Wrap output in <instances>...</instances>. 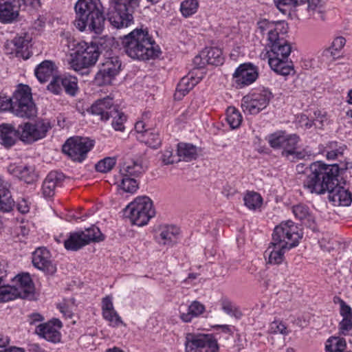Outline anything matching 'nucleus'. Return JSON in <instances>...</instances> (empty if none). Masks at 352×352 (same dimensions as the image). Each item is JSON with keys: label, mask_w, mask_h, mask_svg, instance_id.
I'll use <instances>...</instances> for the list:
<instances>
[{"label": "nucleus", "mask_w": 352, "mask_h": 352, "mask_svg": "<svg viewBox=\"0 0 352 352\" xmlns=\"http://www.w3.org/2000/svg\"><path fill=\"white\" fill-rule=\"evenodd\" d=\"M32 262L38 270L49 274L56 271V266L52 259L50 251L45 248H38L32 253Z\"/></svg>", "instance_id": "16"}, {"label": "nucleus", "mask_w": 352, "mask_h": 352, "mask_svg": "<svg viewBox=\"0 0 352 352\" xmlns=\"http://www.w3.org/2000/svg\"><path fill=\"white\" fill-rule=\"evenodd\" d=\"M63 179L64 175L63 173L56 171L50 172L43 183V195L45 197H52L55 193L56 188L61 186Z\"/></svg>", "instance_id": "25"}, {"label": "nucleus", "mask_w": 352, "mask_h": 352, "mask_svg": "<svg viewBox=\"0 0 352 352\" xmlns=\"http://www.w3.org/2000/svg\"><path fill=\"white\" fill-rule=\"evenodd\" d=\"M125 212L131 223L138 226L147 225L156 214L153 202L147 196L137 197L126 207Z\"/></svg>", "instance_id": "6"}, {"label": "nucleus", "mask_w": 352, "mask_h": 352, "mask_svg": "<svg viewBox=\"0 0 352 352\" xmlns=\"http://www.w3.org/2000/svg\"><path fill=\"white\" fill-rule=\"evenodd\" d=\"M179 235V230L174 226H165L162 227L158 237L160 244L173 245L176 243Z\"/></svg>", "instance_id": "32"}, {"label": "nucleus", "mask_w": 352, "mask_h": 352, "mask_svg": "<svg viewBox=\"0 0 352 352\" xmlns=\"http://www.w3.org/2000/svg\"><path fill=\"white\" fill-rule=\"evenodd\" d=\"M258 31L262 35H266L267 41L270 43L278 38V36L287 32V24L283 21L273 22L263 19L257 23Z\"/></svg>", "instance_id": "15"}, {"label": "nucleus", "mask_w": 352, "mask_h": 352, "mask_svg": "<svg viewBox=\"0 0 352 352\" xmlns=\"http://www.w3.org/2000/svg\"><path fill=\"white\" fill-rule=\"evenodd\" d=\"M18 16V8L14 0H0V21L1 23H12Z\"/></svg>", "instance_id": "27"}, {"label": "nucleus", "mask_w": 352, "mask_h": 352, "mask_svg": "<svg viewBox=\"0 0 352 352\" xmlns=\"http://www.w3.org/2000/svg\"><path fill=\"white\" fill-rule=\"evenodd\" d=\"M270 44L271 50L267 54L271 69L282 76L290 74L293 70L292 67L287 63V58L291 53L290 45L280 36Z\"/></svg>", "instance_id": "5"}, {"label": "nucleus", "mask_w": 352, "mask_h": 352, "mask_svg": "<svg viewBox=\"0 0 352 352\" xmlns=\"http://www.w3.org/2000/svg\"><path fill=\"white\" fill-rule=\"evenodd\" d=\"M63 76H54L50 81L47 88L51 93L58 95L63 90Z\"/></svg>", "instance_id": "56"}, {"label": "nucleus", "mask_w": 352, "mask_h": 352, "mask_svg": "<svg viewBox=\"0 0 352 352\" xmlns=\"http://www.w3.org/2000/svg\"><path fill=\"white\" fill-rule=\"evenodd\" d=\"M352 328V317L342 318L339 324V333L346 336Z\"/></svg>", "instance_id": "58"}, {"label": "nucleus", "mask_w": 352, "mask_h": 352, "mask_svg": "<svg viewBox=\"0 0 352 352\" xmlns=\"http://www.w3.org/2000/svg\"><path fill=\"white\" fill-rule=\"evenodd\" d=\"M30 41V37L21 36L15 37L13 40L6 43V47H10L12 49V51L8 53L19 56L23 49L28 47Z\"/></svg>", "instance_id": "40"}, {"label": "nucleus", "mask_w": 352, "mask_h": 352, "mask_svg": "<svg viewBox=\"0 0 352 352\" xmlns=\"http://www.w3.org/2000/svg\"><path fill=\"white\" fill-rule=\"evenodd\" d=\"M16 208L22 214H26L30 210V206L27 200L22 199L16 204Z\"/></svg>", "instance_id": "64"}, {"label": "nucleus", "mask_w": 352, "mask_h": 352, "mask_svg": "<svg viewBox=\"0 0 352 352\" xmlns=\"http://www.w3.org/2000/svg\"><path fill=\"white\" fill-rule=\"evenodd\" d=\"M346 44V39L343 36L336 37L331 45L325 49L322 54L324 58L327 60H334L340 56V52Z\"/></svg>", "instance_id": "34"}, {"label": "nucleus", "mask_w": 352, "mask_h": 352, "mask_svg": "<svg viewBox=\"0 0 352 352\" xmlns=\"http://www.w3.org/2000/svg\"><path fill=\"white\" fill-rule=\"evenodd\" d=\"M138 140L154 148L160 146L162 142L160 135L150 130L147 132L146 135L141 134L138 137Z\"/></svg>", "instance_id": "47"}, {"label": "nucleus", "mask_w": 352, "mask_h": 352, "mask_svg": "<svg viewBox=\"0 0 352 352\" xmlns=\"http://www.w3.org/2000/svg\"><path fill=\"white\" fill-rule=\"evenodd\" d=\"M272 97V93L268 89L254 90L243 97L241 109L246 114L256 115L268 106Z\"/></svg>", "instance_id": "8"}, {"label": "nucleus", "mask_w": 352, "mask_h": 352, "mask_svg": "<svg viewBox=\"0 0 352 352\" xmlns=\"http://www.w3.org/2000/svg\"><path fill=\"white\" fill-rule=\"evenodd\" d=\"M300 141V138L296 134L287 133L285 142L282 147V155L285 157L295 156L296 158H300L301 153L296 151L297 145Z\"/></svg>", "instance_id": "35"}, {"label": "nucleus", "mask_w": 352, "mask_h": 352, "mask_svg": "<svg viewBox=\"0 0 352 352\" xmlns=\"http://www.w3.org/2000/svg\"><path fill=\"white\" fill-rule=\"evenodd\" d=\"M111 8L109 14V21L113 27L118 29L126 28L133 23V11L119 10L114 5H111Z\"/></svg>", "instance_id": "21"}, {"label": "nucleus", "mask_w": 352, "mask_h": 352, "mask_svg": "<svg viewBox=\"0 0 352 352\" xmlns=\"http://www.w3.org/2000/svg\"><path fill=\"white\" fill-rule=\"evenodd\" d=\"M162 160L166 165L171 164L177 162L176 156L173 155V148H169L164 151L162 155Z\"/></svg>", "instance_id": "59"}, {"label": "nucleus", "mask_w": 352, "mask_h": 352, "mask_svg": "<svg viewBox=\"0 0 352 352\" xmlns=\"http://www.w3.org/2000/svg\"><path fill=\"white\" fill-rule=\"evenodd\" d=\"M15 206V201L8 188V183L0 176V212H10Z\"/></svg>", "instance_id": "28"}, {"label": "nucleus", "mask_w": 352, "mask_h": 352, "mask_svg": "<svg viewBox=\"0 0 352 352\" xmlns=\"http://www.w3.org/2000/svg\"><path fill=\"white\" fill-rule=\"evenodd\" d=\"M206 311V307L198 300H193L188 306L186 311L179 309V318L184 322H190L194 318L199 317Z\"/></svg>", "instance_id": "29"}, {"label": "nucleus", "mask_w": 352, "mask_h": 352, "mask_svg": "<svg viewBox=\"0 0 352 352\" xmlns=\"http://www.w3.org/2000/svg\"><path fill=\"white\" fill-rule=\"evenodd\" d=\"M294 216L302 223L311 227L314 224V218L310 212L309 208L304 204H297L292 207Z\"/></svg>", "instance_id": "37"}, {"label": "nucleus", "mask_w": 352, "mask_h": 352, "mask_svg": "<svg viewBox=\"0 0 352 352\" xmlns=\"http://www.w3.org/2000/svg\"><path fill=\"white\" fill-rule=\"evenodd\" d=\"M290 249L292 248L272 239L269 246L265 251V258L267 263L270 264H280L284 261L285 252Z\"/></svg>", "instance_id": "22"}, {"label": "nucleus", "mask_w": 352, "mask_h": 352, "mask_svg": "<svg viewBox=\"0 0 352 352\" xmlns=\"http://www.w3.org/2000/svg\"><path fill=\"white\" fill-rule=\"evenodd\" d=\"M302 234L295 223L292 221L281 222L276 226L272 234V239L293 248L299 243Z\"/></svg>", "instance_id": "10"}, {"label": "nucleus", "mask_w": 352, "mask_h": 352, "mask_svg": "<svg viewBox=\"0 0 352 352\" xmlns=\"http://www.w3.org/2000/svg\"><path fill=\"white\" fill-rule=\"evenodd\" d=\"M116 164V158L108 157L100 160L96 164V169L100 173H107L110 171Z\"/></svg>", "instance_id": "55"}, {"label": "nucleus", "mask_w": 352, "mask_h": 352, "mask_svg": "<svg viewBox=\"0 0 352 352\" xmlns=\"http://www.w3.org/2000/svg\"><path fill=\"white\" fill-rule=\"evenodd\" d=\"M113 119L111 125L114 130L118 131H124V122L126 120V116L118 111V108L113 111V113L110 116Z\"/></svg>", "instance_id": "52"}, {"label": "nucleus", "mask_w": 352, "mask_h": 352, "mask_svg": "<svg viewBox=\"0 0 352 352\" xmlns=\"http://www.w3.org/2000/svg\"><path fill=\"white\" fill-rule=\"evenodd\" d=\"M339 168L337 164L328 165L318 161L309 166V173L304 186L310 192L322 195L328 192V198L335 206H348L352 195L349 190L338 184Z\"/></svg>", "instance_id": "1"}, {"label": "nucleus", "mask_w": 352, "mask_h": 352, "mask_svg": "<svg viewBox=\"0 0 352 352\" xmlns=\"http://www.w3.org/2000/svg\"><path fill=\"white\" fill-rule=\"evenodd\" d=\"M63 82L65 93L72 96H76L78 89L77 78L72 76H63Z\"/></svg>", "instance_id": "48"}, {"label": "nucleus", "mask_w": 352, "mask_h": 352, "mask_svg": "<svg viewBox=\"0 0 352 352\" xmlns=\"http://www.w3.org/2000/svg\"><path fill=\"white\" fill-rule=\"evenodd\" d=\"M149 129H146V124L143 120L138 121L135 124V132L136 133V138L138 140V137L142 135H146Z\"/></svg>", "instance_id": "63"}, {"label": "nucleus", "mask_w": 352, "mask_h": 352, "mask_svg": "<svg viewBox=\"0 0 352 352\" xmlns=\"http://www.w3.org/2000/svg\"><path fill=\"white\" fill-rule=\"evenodd\" d=\"M221 306L223 311L228 315L239 319L242 316V312L239 308L228 298L221 300Z\"/></svg>", "instance_id": "46"}, {"label": "nucleus", "mask_w": 352, "mask_h": 352, "mask_svg": "<svg viewBox=\"0 0 352 352\" xmlns=\"http://www.w3.org/2000/svg\"><path fill=\"white\" fill-rule=\"evenodd\" d=\"M316 118L313 120L314 126L316 128H322L327 123V118L324 114H322L320 111L314 113Z\"/></svg>", "instance_id": "60"}, {"label": "nucleus", "mask_w": 352, "mask_h": 352, "mask_svg": "<svg viewBox=\"0 0 352 352\" xmlns=\"http://www.w3.org/2000/svg\"><path fill=\"white\" fill-rule=\"evenodd\" d=\"M226 120L232 129L238 128L242 122V116L240 111L234 107H229L226 109Z\"/></svg>", "instance_id": "43"}, {"label": "nucleus", "mask_w": 352, "mask_h": 352, "mask_svg": "<svg viewBox=\"0 0 352 352\" xmlns=\"http://www.w3.org/2000/svg\"><path fill=\"white\" fill-rule=\"evenodd\" d=\"M245 206L251 210L259 209L263 204V198L258 192H248L243 197Z\"/></svg>", "instance_id": "42"}, {"label": "nucleus", "mask_w": 352, "mask_h": 352, "mask_svg": "<svg viewBox=\"0 0 352 352\" xmlns=\"http://www.w3.org/2000/svg\"><path fill=\"white\" fill-rule=\"evenodd\" d=\"M201 77L195 76L194 72H190L183 77L177 86L174 98L175 100H181L186 96L199 82Z\"/></svg>", "instance_id": "24"}, {"label": "nucleus", "mask_w": 352, "mask_h": 352, "mask_svg": "<svg viewBox=\"0 0 352 352\" xmlns=\"http://www.w3.org/2000/svg\"><path fill=\"white\" fill-rule=\"evenodd\" d=\"M93 45H96L98 49V54L100 52L106 51L108 52L111 50L113 46L115 44L114 38L111 36H104L99 38L97 41H96Z\"/></svg>", "instance_id": "54"}, {"label": "nucleus", "mask_w": 352, "mask_h": 352, "mask_svg": "<svg viewBox=\"0 0 352 352\" xmlns=\"http://www.w3.org/2000/svg\"><path fill=\"white\" fill-rule=\"evenodd\" d=\"M340 303V313L342 318L352 317L351 308L342 299L338 298Z\"/></svg>", "instance_id": "61"}, {"label": "nucleus", "mask_w": 352, "mask_h": 352, "mask_svg": "<svg viewBox=\"0 0 352 352\" xmlns=\"http://www.w3.org/2000/svg\"><path fill=\"white\" fill-rule=\"evenodd\" d=\"M145 171L142 161L139 159H129L120 168V175L138 176Z\"/></svg>", "instance_id": "33"}, {"label": "nucleus", "mask_w": 352, "mask_h": 352, "mask_svg": "<svg viewBox=\"0 0 352 352\" xmlns=\"http://www.w3.org/2000/svg\"><path fill=\"white\" fill-rule=\"evenodd\" d=\"M118 107L113 104L112 98L109 96L96 100L88 110L92 115L100 116L102 121H107Z\"/></svg>", "instance_id": "19"}, {"label": "nucleus", "mask_w": 352, "mask_h": 352, "mask_svg": "<svg viewBox=\"0 0 352 352\" xmlns=\"http://www.w3.org/2000/svg\"><path fill=\"white\" fill-rule=\"evenodd\" d=\"M98 56V49L93 43L89 44L80 41L76 44L75 52L72 54L70 67L75 71L89 67L96 63Z\"/></svg>", "instance_id": "7"}, {"label": "nucleus", "mask_w": 352, "mask_h": 352, "mask_svg": "<svg viewBox=\"0 0 352 352\" xmlns=\"http://www.w3.org/2000/svg\"><path fill=\"white\" fill-rule=\"evenodd\" d=\"M49 122L38 120L35 123L25 122L18 126L19 139L27 143L41 140L46 136L50 129Z\"/></svg>", "instance_id": "12"}, {"label": "nucleus", "mask_w": 352, "mask_h": 352, "mask_svg": "<svg viewBox=\"0 0 352 352\" xmlns=\"http://www.w3.org/2000/svg\"><path fill=\"white\" fill-rule=\"evenodd\" d=\"M269 333H280L287 334V327L280 320H274L270 324Z\"/></svg>", "instance_id": "57"}, {"label": "nucleus", "mask_w": 352, "mask_h": 352, "mask_svg": "<svg viewBox=\"0 0 352 352\" xmlns=\"http://www.w3.org/2000/svg\"><path fill=\"white\" fill-rule=\"evenodd\" d=\"M117 183L118 187L126 192L134 193L138 189L137 181L130 176L120 175Z\"/></svg>", "instance_id": "44"}, {"label": "nucleus", "mask_w": 352, "mask_h": 352, "mask_svg": "<svg viewBox=\"0 0 352 352\" xmlns=\"http://www.w3.org/2000/svg\"><path fill=\"white\" fill-rule=\"evenodd\" d=\"M125 53L135 60H146L160 55L161 51L146 28H135L121 38Z\"/></svg>", "instance_id": "2"}, {"label": "nucleus", "mask_w": 352, "mask_h": 352, "mask_svg": "<svg viewBox=\"0 0 352 352\" xmlns=\"http://www.w3.org/2000/svg\"><path fill=\"white\" fill-rule=\"evenodd\" d=\"M101 309L102 318L108 322L109 326L116 328L124 324L121 317L114 308L111 296H107L102 298Z\"/></svg>", "instance_id": "18"}, {"label": "nucleus", "mask_w": 352, "mask_h": 352, "mask_svg": "<svg viewBox=\"0 0 352 352\" xmlns=\"http://www.w3.org/2000/svg\"><path fill=\"white\" fill-rule=\"evenodd\" d=\"M19 293L13 285L0 287V301L7 302L19 298Z\"/></svg>", "instance_id": "51"}, {"label": "nucleus", "mask_w": 352, "mask_h": 352, "mask_svg": "<svg viewBox=\"0 0 352 352\" xmlns=\"http://www.w3.org/2000/svg\"><path fill=\"white\" fill-rule=\"evenodd\" d=\"M8 171L28 184L33 183L37 177L34 166L11 164L8 167Z\"/></svg>", "instance_id": "23"}, {"label": "nucleus", "mask_w": 352, "mask_h": 352, "mask_svg": "<svg viewBox=\"0 0 352 352\" xmlns=\"http://www.w3.org/2000/svg\"><path fill=\"white\" fill-rule=\"evenodd\" d=\"M74 25L80 32L100 35L104 28L105 18L100 0H78L74 7Z\"/></svg>", "instance_id": "3"}, {"label": "nucleus", "mask_w": 352, "mask_h": 352, "mask_svg": "<svg viewBox=\"0 0 352 352\" xmlns=\"http://www.w3.org/2000/svg\"><path fill=\"white\" fill-rule=\"evenodd\" d=\"M258 77V67L251 63L239 65L232 74V82L238 89H242L254 83Z\"/></svg>", "instance_id": "13"}, {"label": "nucleus", "mask_w": 352, "mask_h": 352, "mask_svg": "<svg viewBox=\"0 0 352 352\" xmlns=\"http://www.w3.org/2000/svg\"><path fill=\"white\" fill-rule=\"evenodd\" d=\"M298 123L299 126L303 129H309L314 126L313 120H309V118L304 114L299 116Z\"/></svg>", "instance_id": "62"}, {"label": "nucleus", "mask_w": 352, "mask_h": 352, "mask_svg": "<svg viewBox=\"0 0 352 352\" xmlns=\"http://www.w3.org/2000/svg\"><path fill=\"white\" fill-rule=\"evenodd\" d=\"M141 0H110L111 5L117 6L119 10H128L134 12L140 6Z\"/></svg>", "instance_id": "53"}, {"label": "nucleus", "mask_w": 352, "mask_h": 352, "mask_svg": "<svg viewBox=\"0 0 352 352\" xmlns=\"http://www.w3.org/2000/svg\"><path fill=\"white\" fill-rule=\"evenodd\" d=\"M345 146L342 143L336 142H329L324 148L327 159L334 160L342 156L345 150Z\"/></svg>", "instance_id": "41"}, {"label": "nucleus", "mask_w": 352, "mask_h": 352, "mask_svg": "<svg viewBox=\"0 0 352 352\" xmlns=\"http://www.w3.org/2000/svg\"><path fill=\"white\" fill-rule=\"evenodd\" d=\"M35 75L41 82L47 81L50 78L56 76L57 67L51 60H44L35 69Z\"/></svg>", "instance_id": "30"}, {"label": "nucleus", "mask_w": 352, "mask_h": 352, "mask_svg": "<svg viewBox=\"0 0 352 352\" xmlns=\"http://www.w3.org/2000/svg\"><path fill=\"white\" fill-rule=\"evenodd\" d=\"M325 351L326 352H351L347 349L345 339L337 336H331L327 339L325 342Z\"/></svg>", "instance_id": "38"}, {"label": "nucleus", "mask_w": 352, "mask_h": 352, "mask_svg": "<svg viewBox=\"0 0 352 352\" xmlns=\"http://www.w3.org/2000/svg\"><path fill=\"white\" fill-rule=\"evenodd\" d=\"M82 233L85 239L86 245L91 242H99L104 239L100 229L94 226L82 231Z\"/></svg>", "instance_id": "45"}, {"label": "nucleus", "mask_w": 352, "mask_h": 352, "mask_svg": "<svg viewBox=\"0 0 352 352\" xmlns=\"http://www.w3.org/2000/svg\"><path fill=\"white\" fill-rule=\"evenodd\" d=\"M13 287L19 293L20 298H25L34 290V285L29 274H18L12 278Z\"/></svg>", "instance_id": "26"}, {"label": "nucleus", "mask_w": 352, "mask_h": 352, "mask_svg": "<svg viewBox=\"0 0 352 352\" xmlns=\"http://www.w3.org/2000/svg\"><path fill=\"white\" fill-rule=\"evenodd\" d=\"M65 248L68 250L76 251L87 245L82 231L71 233L64 243Z\"/></svg>", "instance_id": "39"}, {"label": "nucleus", "mask_w": 352, "mask_h": 352, "mask_svg": "<svg viewBox=\"0 0 352 352\" xmlns=\"http://www.w3.org/2000/svg\"><path fill=\"white\" fill-rule=\"evenodd\" d=\"M121 63L117 56L107 58L96 74L95 80L100 86L109 85L120 72Z\"/></svg>", "instance_id": "14"}, {"label": "nucleus", "mask_w": 352, "mask_h": 352, "mask_svg": "<svg viewBox=\"0 0 352 352\" xmlns=\"http://www.w3.org/2000/svg\"><path fill=\"white\" fill-rule=\"evenodd\" d=\"M94 146V141L87 138H71L63 146V151L73 161L81 162Z\"/></svg>", "instance_id": "11"}, {"label": "nucleus", "mask_w": 352, "mask_h": 352, "mask_svg": "<svg viewBox=\"0 0 352 352\" xmlns=\"http://www.w3.org/2000/svg\"><path fill=\"white\" fill-rule=\"evenodd\" d=\"M222 51L219 47H206L200 54L195 58V63L200 67L206 64L219 65L223 63Z\"/></svg>", "instance_id": "20"}, {"label": "nucleus", "mask_w": 352, "mask_h": 352, "mask_svg": "<svg viewBox=\"0 0 352 352\" xmlns=\"http://www.w3.org/2000/svg\"><path fill=\"white\" fill-rule=\"evenodd\" d=\"M62 322L58 319H52L47 322L41 324L36 328V333L45 340L58 343L60 342Z\"/></svg>", "instance_id": "17"}, {"label": "nucleus", "mask_w": 352, "mask_h": 352, "mask_svg": "<svg viewBox=\"0 0 352 352\" xmlns=\"http://www.w3.org/2000/svg\"><path fill=\"white\" fill-rule=\"evenodd\" d=\"M177 156L179 160L189 162L198 156V148L192 144L179 143L177 144Z\"/></svg>", "instance_id": "36"}, {"label": "nucleus", "mask_w": 352, "mask_h": 352, "mask_svg": "<svg viewBox=\"0 0 352 352\" xmlns=\"http://www.w3.org/2000/svg\"><path fill=\"white\" fill-rule=\"evenodd\" d=\"M185 338L186 352H219L217 339L212 333H188Z\"/></svg>", "instance_id": "9"}, {"label": "nucleus", "mask_w": 352, "mask_h": 352, "mask_svg": "<svg viewBox=\"0 0 352 352\" xmlns=\"http://www.w3.org/2000/svg\"><path fill=\"white\" fill-rule=\"evenodd\" d=\"M198 8V0H184L181 3L180 11L182 16L186 18L195 14Z\"/></svg>", "instance_id": "49"}, {"label": "nucleus", "mask_w": 352, "mask_h": 352, "mask_svg": "<svg viewBox=\"0 0 352 352\" xmlns=\"http://www.w3.org/2000/svg\"><path fill=\"white\" fill-rule=\"evenodd\" d=\"M0 111H10L21 118H30L36 114V109L32 101L31 89L28 85H20L13 97L0 93Z\"/></svg>", "instance_id": "4"}, {"label": "nucleus", "mask_w": 352, "mask_h": 352, "mask_svg": "<svg viewBox=\"0 0 352 352\" xmlns=\"http://www.w3.org/2000/svg\"><path fill=\"white\" fill-rule=\"evenodd\" d=\"M287 133L285 131H277L267 138V141L271 147L274 149H282L283 144L285 142Z\"/></svg>", "instance_id": "50"}, {"label": "nucleus", "mask_w": 352, "mask_h": 352, "mask_svg": "<svg viewBox=\"0 0 352 352\" xmlns=\"http://www.w3.org/2000/svg\"><path fill=\"white\" fill-rule=\"evenodd\" d=\"M19 138L18 129L9 124H2L0 125V140L1 144L5 147L13 146L17 139Z\"/></svg>", "instance_id": "31"}]
</instances>
